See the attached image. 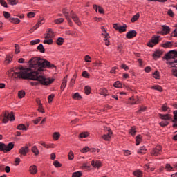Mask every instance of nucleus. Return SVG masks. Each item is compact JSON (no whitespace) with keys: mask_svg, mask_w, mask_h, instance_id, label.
<instances>
[{"mask_svg":"<svg viewBox=\"0 0 177 177\" xmlns=\"http://www.w3.org/2000/svg\"><path fill=\"white\" fill-rule=\"evenodd\" d=\"M29 64V72L26 75V80H31L30 82L31 86H38V85H44L48 86L50 84H53L55 79L46 78L44 75H39L41 71H44V68H55L57 67L48 61L46 59L33 57L28 61Z\"/></svg>","mask_w":177,"mask_h":177,"instance_id":"nucleus-1","label":"nucleus"},{"mask_svg":"<svg viewBox=\"0 0 177 177\" xmlns=\"http://www.w3.org/2000/svg\"><path fill=\"white\" fill-rule=\"evenodd\" d=\"M164 58L166 60H169V59H173V61L167 62V64L171 68L174 67L176 69H172L171 73L174 77L177 78V51L175 50H172L169 51L165 55Z\"/></svg>","mask_w":177,"mask_h":177,"instance_id":"nucleus-2","label":"nucleus"},{"mask_svg":"<svg viewBox=\"0 0 177 177\" xmlns=\"http://www.w3.org/2000/svg\"><path fill=\"white\" fill-rule=\"evenodd\" d=\"M9 121H15V113H13V111L9 113L8 111H5L3 113L2 122L3 124H8Z\"/></svg>","mask_w":177,"mask_h":177,"instance_id":"nucleus-3","label":"nucleus"},{"mask_svg":"<svg viewBox=\"0 0 177 177\" xmlns=\"http://www.w3.org/2000/svg\"><path fill=\"white\" fill-rule=\"evenodd\" d=\"M30 68L25 69V71L14 72L11 74L12 78H19L22 80H27V74L28 73Z\"/></svg>","mask_w":177,"mask_h":177,"instance_id":"nucleus-4","label":"nucleus"},{"mask_svg":"<svg viewBox=\"0 0 177 177\" xmlns=\"http://www.w3.org/2000/svg\"><path fill=\"white\" fill-rule=\"evenodd\" d=\"M15 148V142H9L8 145L0 142V151L8 153Z\"/></svg>","mask_w":177,"mask_h":177,"instance_id":"nucleus-5","label":"nucleus"},{"mask_svg":"<svg viewBox=\"0 0 177 177\" xmlns=\"http://www.w3.org/2000/svg\"><path fill=\"white\" fill-rule=\"evenodd\" d=\"M160 42V36L153 35L150 41L147 43V46L154 48V45H158Z\"/></svg>","mask_w":177,"mask_h":177,"instance_id":"nucleus-6","label":"nucleus"},{"mask_svg":"<svg viewBox=\"0 0 177 177\" xmlns=\"http://www.w3.org/2000/svg\"><path fill=\"white\" fill-rule=\"evenodd\" d=\"M19 154H20L19 157L21 158V157H26L28 153H30V147H28V145H25L24 147H21L19 151Z\"/></svg>","mask_w":177,"mask_h":177,"instance_id":"nucleus-7","label":"nucleus"},{"mask_svg":"<svg viewBox=\"0 0 177 177\" xmlns=\"http://www.w3.org/2000/svg\"><path fill=\"white\" fill-rule=\"evenodd\" d=\"M63 15H64L65 18L66 19L69 26L73 27V21H71V19H70V12H68V9L63 8L62 10Z\"/></svg>","mask_w":177,"mask_h":177,"instance_id":"nucleus-8","label":"nucleus"},{"mask_svg":"<svg viewBox=\"0 0 177 177\" xmlns=\"http://www.w3.org/2000/svg\"><path fill=\"white\" fill-rule=\"evenodd\" d=\"M113 28L116 30V31H119L121 34L122 32H125L127 31V24H124V26H119L118 24H113Z\"/></svg>","mask_w":177,"mask_h":177,"instance_id":"nucleus-9","label":"nucleus"},{"mask_svg":"<svg viewBox=\"0 0 177 177\" xmlns=\"http://www.w3.org/2000/svg\"><path fill=\"white\" fill-rule=\"evenodd\" d=\"M161 151H162V147L158 145L151 150V156H154V157H157V156H160V154H161Z\"/></svg>","mask_w":177,"mask_h":177,"instance_id":"nucleus-10","label":"nucleus"},{"mask_svg":"<svg viewBox=\"0 0 177 177\" xmlns=\"http://www.w3.org/2000/svg\"><path fill=\"white\" fill-rule=\"evenodd\" d=\"M136 35H138L136 30H130L126 34V38H127V39H132V38H135Z\"/></svg>","mask_w":177,"mask_h":177,"instance_id":"nucleus-11","label":"nucleus"},{"mask_svg":"<svg viewBox=\"0 0 177 177\" xmlns=\"http://www.w3.org/2000/svg\"><path fill=\"white\" fill-rule=\"evenodd\" d=\"M159 117L160 120H164L165 121H169V120L172 119V117H171V115L169 113H167V114L159 113Z\"/></svg>","mask_w":177,"mask_h":177,"instance_id":"nucleus-12","label":"nucleus"},{"mask_svg":"<svg viewBox=\"0 0 177 177\" xmlns=\"http://www.w3.org/2000/svg\"><path fill=\"white\" fill-rule=\"evenodd\" d=\"M68 77V75H66L62 80V82L61 84V91H62V92H63V91H64V89H66V85H67V78Z\"/></svg>","mask_w":177,"mask_h":177,"instance_id":"nucleus-13","label":"nucleus"},{"mask_svg":"<svg viewBox=\"0 0 177 177\" xmlns=\"http://www.w3.org/2000/svg\"><path fill=\"white\" fill-rule=\"evenodd\" d=\"M55 37V33L53 32V30H52V28H48L47 31V35L44 37L46 39H49V38H53Z\"/></svg>","mask_w":177,"mask_h":177,"instance_id":"nucleus-14","label":"nucleus"},{"mask_svg":"<svg viewBox=\"0 0 177 177\" xmlns=\"http://www.w3.org/2000/svg\"><path fill=\"white\" fill-rule=\"evenodd\" d=\"M101 30L103 31L104 33H102V35L104 37V41H107L109 38H110V35L107 33V31L106 30V28H104V26H101Z\"/></svg>","mask_w":177,"mask_h":177,"instance_id":"nucleus-15","label":"nucleus"},{"mask_svg":"<svg viewBox=\"0 0 177 177\" xmlns=\"http://www.w3.org/2000/svg\"><path fill=\"white\" fill-rule=\"evenodd\" d=\"M29 172L32 175H35V174H37V172H38V169H37V167L35 165L30 166Z\"/></svg>","mask_w":177,"mask_h":177,"instance_id":"nucleus-16","label":"nucleus"},{"mask_svg":"<svg viewBox=\"0 0 177 177\" xmlns=\"http://www.w3.org/2000/svg\"><path fill=\"white\" fill-rule=\"evenodd\" d=\"M162 27V31L165 34V35H167V34H169L171 32V28L168 26L163 25Z\"/></svg>","mask_w":177,"mask_h":177,"instance_id":"nucleus-17","label":"nucleus"},{"mask_svg":"<svg viewBox=\"0 0 177 177\" xmlns=\"http://www.w3.org/2000/svg\"><path fill=\"white\" fill-rule=\"evenodd\" d=\"M39 144L41 145V146H43V147H45V149H53V145H48L46 143H45V142L44 141H40L39 142Z\"/></svg>","mask_w":177,"mask_h":177,"instance_id":"nucleus-18","label":"nucleus"},{"mask_svg":"<svg viewBox=\"0 0 177 177\" xmlns=\"http://www.w3.org/2000/svg\"><path fill=\"white\" fill-rule=\"evenodd\" d=\"M100 95L102 96H109V91L106 88H102L100 89Z\"/></svg>","mask_w":177,"mask_h":177,"instance_id":"nucleus-19","label":"nucleus"},{"mask_svg":"<svg viewBox=\"0 0 177 177\" xmlns=\"http://www.w3.org/2000/svg\"><path fill=\"white\" fill-rule=\"evenodd\" d=\"M91 165L92 167H94V168H100L102 167V163H100V162H95V160H92Z\"/></svg>","mask_w":177,"mask_h":177,"instance_id":"nucleus-20","label":"nucleus"},{"mask_svg":"<svg viewBox=\"0 0 177 177\" xmlns=\"http://www.w3.org/2000/svg\"><path fill=\"white\" fill-rule=\"evenodd\" d=\"M32 153L35 154V156H39V150L37 147V146H33L31 149Z\"/></svg>","mask_w":177,"mask_h":177,"instance_id":"nucleus-21","label":"nucleus"},{"mask_svg":"<svg viewBox=\"0 0 177 177\" xmlns=\"http://www.w3.org/2000/svg\"><path fill=\"white\" fill-rule=\"evenodd\" d=\"M17 129H18L19 131H27V129H28L27 128V127H26L25 124H19L17 127Z\"/></svg>","mask_w":177,"mask_h":177,"instance_id":"nucleus-22","label":"nucleus"},{"mask_svg":"<svg viewBox=\"0 0 177 177\" xmlns=\"http://www.w3.org/2000/svg\"><path fill=\"white\" fill-rule=\"evenodd\" d=\"M139 17H140V15L139 14V12H138L131 18V23H135V21H138V20H139Z\"/></svg>","mask_w":177,"mask_h":177,"instance_id":"nucleus-23","label":"nucleus"},{"mask_svg":"<svg viewBox=\"0 0 177 177\" xmlns=\"http://www.w3.org/2000/svg\"><path fill=\"white\" fill-rule=\"evenodd\" d=\"M133 175L136 177H142L143 176V172L140 170H136L133 172Z\"/></svg>","mask_w":177,"mask_h":177,"instance_id":"nucleus-24","label":"nucleus"},{"mask_svg":"<svg viewBox=\"0 0 177 177\" xmlns=\"http://www.w3.org/2000/svg\"><path fill=\"white\" fill-rule=\"evenodd\" d=\"M151 89H154L155 91H158V92H162L164 89L160 85H155L151 87Z\"/></svg>","mask_w":177,"mask_h":177,"instance_id":"nucleus-25","label":"nucleus"},{"mask_svg":"<svg viewBox=\"0 0 177 177\" xmlns=\"http://www.w3.org/2000/svg\"><path fill=\"white\" fill-rule=\"evenodd\" d=\"M146 147H140L139 150L138 151V154H146Z\"/></svg>","mask_w":177,"mask_h":177,"instance_id":"nucleus-26","label":"nucleus"},{"mask_svg":"<svg viewBox=\"0 0 177 177\" xmlns=\"http://www.w3.org/2000/svg\"><path fill=\"white\" fill-rule=\"evenodd\" d=\"M9 21L10 23H13L14 24H19L21 21L19 18H10Z\"/></svg>","mask_w":177,"mask_h":177,"instance_id":"nucleus-27","label":"nucleus"},{"mask_svg":"<svg viewBox=\"0 0 177 177\" xmlns=\"http://www.w3.org/2000/svg\"><path fill=\"white\" fill-rule=\"evenodd\" d=\"M37 50H39L40 53H45V48L44 47V44H40L37 47Z\"/></svg>","mask_w":177,"mask_h":177,"instance_id":"nucleus-28","label":"nucleus"},{"mask_svg":"<svg viewBox=\"0 0 177 177\" xmlns=\"http://www.w3.org/2000/svg\"><path fill=\"white\" fill-rule=\"evenodd\" d=\"M92 92V88L89 86H86L84 87V93L86 95H91V93Z\"/></svg>","mask_w":177,"mask_h":177,"instance_id":"nucleus-29","label":"nucleus"},{"mask_svg":"<svg viewBox=\"0 0 177 177\" xmlns=\"http://www.w3.org/2000/svg\"><path fill=\"white\" fill-rule=\"evenodd\" d=\"M162 55V51H161L160 50H156L153 55V57H158V58L161 57Z\"/></svg>","mask_w":177,"mask_h":177,"instance_id":"nucleus-30","label":"nucleus"},{"mask_svg":"<svg viewBox=\"0 0 177 177\" xmlns=\"http://www.w3.org/2000/svg\"><path fill=\"white\" fill-rule=\"evenodd\" d=\"M12 59H13L12 55H7L6 59H5V63L6 64H9V63L12 62Z\"/></svg>","mask_w":177,"mask_h":177,"instance_id":"nucleus-31","label":"nucleus"},{"mask_svg":"<svg viewBox=\"0 0 177 177\" xmlns=\"http://www.w3.org/2000/svg\"><path fill=\"white\" fill-rule=\"evenodd\" d=\"M136 146H139L140 145V142H142V136L140 134L138 135L136 137Z\"/></svg>","mask_w":177,"mask_h":177,"instance_id":"nucleus-32","label":"nucleus"},{"mask_svg":"<svg viewBox=\"0 0 177 177\" xmlns=\"http://www.w3.org/2000/svg\"><path fill=\"white\" fill-rule=\"evenodd\" d=\"M26 96V91L24 90H21L18 92L19 99H23Z\"/></svg>","mask_w":177,"mask_h":177,"instance_id":"nucleus-33","label":"nucleus"},{"mask_svg":"<svg viewBox=\"0 0 177 177\" xmlns=\"http://www.w3.org/2000/svg\"><path fill=\"white\" fill-rule=\"evenodd\" d=\"M153 78H155V80H160L161 79V76L160 75V72H158V71H156L153 73Z\"/></svg>","mask_w":177,"mask_h":177,"instance_id":"nucleus-34","label":"nucleus"},{"mask_svg":"<svg viewBox=\"0 0 177 177\" xmlns=\"http://www.w3.org/2000/svg\"><path fill=\"white\" fill-rule=\"evenodd\" d=\"M57 45L62 46V44H64V38L63 37H58L56 41Z\"/></svg>","mask_w":177,"mask_h":177,"instance_id":"nucleus-35","label":"nucleus"},{"mask_svg":"<svg viewBox=\"0 0 177 177\" xmlns=\"http://www.w3.org/2000/svg\"><path fill=\"white\" fill-rule=\"evenodd\" d=\"M73 99H75V100H81L82 99V97L80 95V93H75L73 96Z\"/></svg>","mask_w":177,"mask_h":177,"instance_id":"nucleus-36","label":"nucleus"},{"mask_svg":"<svg viewBox=\"0 0 177 177\" xmlns=\"http://www.w3.org/2000/svg\"><path fill=\"white\" fill-rule=\"evenodd\" d=\"M7 2L8 5H11L12 6H13L19 3V0H7Z\"/></svg>","mask_w":177,"mask_h":177,"instance_id":"nucleus-37","label":"nucleus"},{"mask_svg":"<svg viewBox=\"0 0 177 177\" xmlns=\"http://www.w3.org/2000/svg\"><path fill=\"white\" fill-rule=\"evenodd\" d=\"M82 176V171H77L72 174V177H81Z\"/></svg>","mask_w":177,"mask_h":177,"instance_id":"nucleus-38","label":"nucleus"},{"mask_svg":"<svg viewBox=\"0 0 177 177\" xmlns=\"http://www.w3.org/2000/svg\"><path fill=\"white\" fill-rule=\"evenodd\" d=\"M102 138V139H104V140H106V142H110V139H111V136H110V134H104Z\"/></svg>","mask_w":177,"mask_h":177,"instance_id":"nucleus-39","label":"nucleus"},{"mask_svg":"<svg viewBox=\"0 0 177 177\" xmlns=\"http://www.w3.org/2000/svg\"><path fill=\"white\" fill-rule=\"evenodd\" d=\"M162 48H172V41H167L162 45Z\"/></svg>","mask_w":177,"mask_h":177,"instance_id":"nucleus-40","label":"nucleus"},{"mask_svg":"<svg viewBox=\"0 0 177 177\" xmlns=\"http://www.w3.org/2000/svg\"><path fill=\"white\" fill-rule=\"evenodd\" d=\"M53 138L54 140H59L60 138V133L59 132H54L53 134Z\"/></svg>","mask_w":177,"mask_h":177,"instance_id":"nucleus-41","label":"nucleus"},{"mask_svg":"<svg viewBox=\"0 0 177 177\" xmlns=\"http://www.w3.org/2000/svg\"><path fill=\"white\" fill-rule=\"evenodd\" d=\"M88 136H89V132H83L79 135V138H81V139H84V138H88Z\"/></svg>","mask_w":177,"mask_h":177,"instance_id":"nucleus-42","label":"nucleus"},{"mask_svg":"<svg viewBox=\"0 0 177 177\" xmlns=\"http://www.w3.org/2000/svg\"><path fill=\"white\" fill-rule=\"evenodd\" d=\"M114 88H122V83L120 81H116L113 83Z\"/></svg>","mask_w":177,"mask_h":177,"instance_id":"nucleus-43","label":"nucleus"},{"mask_svg":"<svg viewBox=\"0 0 177 177\" xmlns=\"http://www.w3.org/2000/svg\"><path fill=\"white\" fill-rule=\"evenodd\" d=\"M129 133L131 136H135L136 135V128L132 127L129 131Z\"/></svg>","mask_w":177,"mask_h":177,"instance_id":"nucleus-44","label":"nucleus"},{"mask_svg":"<svg viewBox=\"0 0 177 177\" xmlns=\"http://www.w3.org/2000/svg\"><path fill=\"white\" fill-rule=\"evenodd\" d=\"M64 18H59L54 20V23H55V24H62V23H64Z\"/></svg>","mask_w":177,"mask_h":177,"instance_id":"nucleus-45","label":"nucleus"},{"mask_svg":"<svg viewBox=\"0 0 177 177\" xmlns=\"http://www.w3.org/2000/svg\"><path fill=\"white\" fill-rule=\"evenodd\" d=\"M68 160H70L71 161L74 160V152H73V151H70L68 154Z\"/></svg>","mask_w":177,"mask_h":177,"instance_id":"nucleus-46","label":"nucleus"},{"mask_svg":"<svg viewBox=\"0 0 177 177\" xmlns=\"http://www.w3.org/2000/svg\"><path fill=\"white\" fill-rule=\"evenodd\" d=\"M73 20L76 24H77V26H81L82 23L78 16L73 18Z\"/></svg>","mask_w":177,"mask_h":177,"instance_id":"nucleus-47","label":"nucleus"},{"mask_svg":"<svg viewBox=\"0 0 177 177\" xmlns=\"http://www.w3.org/2000/svg\"><path fill=\"white\" fill-rule=\"evenodd\" d=\"M53 165L55 167V168H60V167H62V163H60L59 160H55L53 162Z\"/></svg>","mask_w":177,"mask_h":177,"instance_id":"nucleus-48","label":"nucleus"},{"mask_svg":"<svg viewBox=\"0 0 177 177\" xmlns=\"http://www.w3.org/2000/svg\"><path fill=\"white\" fill-rule=\"evenodd\" d=\"M159 125H160V127H168V125H169V122L167 121H162L159 123Z\"/></svg>","mask_w":177,"mask_h":177,"instance_id":"nucleus-49","label":"nucleus"},{"mask_svg":"<svg viewBox=\"0 0 177 177\" xmlns=\"http://www.w3.org/2000/svg\"><path fill=\"white\" fill-rule=\"evenodd\" d=\"M165 169H166V171L169 172V171H172L174 169V167H172L170 164H166Z\"/></svg>","mask_w":177,"mask_h":177,"instance_id":"nucleus-50","label":"nucleus"},{"mask_svg":"<svg viewBox=\"0 0 177 177\" xmlns=\"http://www.w3.org/2000/svg\"><path fill=\"white\" fill-rule=\"evenodd\" d=\"M82 76L84 77V78H89L91 75L86 71H84L82 72Z\"/></svg>","mask_w":177,"mask_h":177,"instance_id":"nucleus-51","label":"nucleus"},{"mask_svg":"<svg viewBox=\"0 0 177 177\" xmlns=\"http://www.w3.org/2000/svg\"><path fill=\"white\" fill-rule=\"evenodd\" d=\"M15 53L16 55H18V53H20V46H19V44H15Z\"/></svg>","mask_w":177,"mask_h":177,"instance_id":"nucleus-52","label":"nucleus"},{"mask_svg":"<svg viewBox=\"0 0 177 177\" xmlns=\"http://www.w3.org/2000/svg\"><path fill=\"white\" fill-rule=\"evenodd\" d=\"M88 151H91V149L88 147H84L83 149L80 150L81 153H88Z\"/></svg>","mask_w":177,"mask_h":177,"instance_id":"nucleus-53","label":"nucleus"},{"mask_svg":"<svg viewBox=\"0 0 177 177\" xmlns=\"http://www.w3.org/2000/svg\"><path fill=\"white\" fill-rule=\"evenodd\" d=\"M129 100H133V102H131V104H139V99H137V100L135 101V98L131 97L129 98Z\"/></svg>","mask_w":177,"mask_h":177,"instance_id":"nucleus-54","label":"nucleus"},{"mask_svg":"<svg viewBox=\"0 0 177 177\" xmlns=\"http://www.w3.org/2000/svg\"><path fill=\"white\" fill-rule=\"evenodd\" d=\"M168 109H169V107H168V104L165 103L162 106V111L165 112V111H168Z\"/></svg>","mask_w":177,"mask_h":177,"instance_id":"nucleus-55","label":"nucleus"},{"mask_svg":"<svg viewBox=\"0 0 177 177\" xmlns=\"http://www.w3.org/2000/svg\"><path fill=\"white\" fill-rule=\"evenodd\" d=\"M53 99H55V94H51V95H48V102L50 103L51 102H53Z\"/></svg>","mask_w":177,"mask_h":177,"instance_id":"nucleus-56","label":"nucleus"},{"mask_svg":"<svg viewBox=\"0 0 177 177\" xmlns=\"http://www.w3.org/2000/svg\"><path fill=\"white\" fill-rule=\"evenodd\" d=\"M3 15L5 19H10V13L9 12L3 11Z\"/></svg>","mask_w":177,"mask_h":177,"instance_id":"nucleus-57","label":"nucleus"},{"mask_svg":"<svg viewBox=\"0 0 177 177\" xmlns=\"http://www.w3.org/2000/svg\"><path fill=\"white\" fill-rule=\"evenodd\" d=\"M41 42V39H37L36 40H32L30 41V45H37V44H39Z\"/></svg>","mask_w":177,"mask_h":177,"instance_id":"nucleus-58","label":"nucleus"},{"mask_svg":"<svg viewBox=\"0 0 177 177\" xmlns=\"http://www.w3.org/2000/svg\"><path fill=\"white\" fill-rule=\"evenodd\" d=\"M37 110H38V111L39 113H41L42 114L45 113V109L42 106V104L41 105H39V107H38Z\"/></svg>","mask_w":177,"mask_h":177,"instance_id":"nucleus-59","label":"nucleus"},{"mask_svg":"<svg viewBox=\"0 0 177 177\" xmlns=\"http://www.w3.org/2000/svg\"><path fill=\"white\" fill-rule=\"evenodd\" d=\"M27 16L29 19H32V17H35V12H30L27 14Z\"/></svg>","mask_w":177,"mask_h":177,"instance_id":"nucleus-60","label":"nucleus"},{"mask_svg":"<svg viewBox=\"0 0 177 177\" xmlns=\"http://www.w3.org/2000/svg\"><path fill=\"white\" fill-rule=\"evenodd\" d=\"M0 5H1V6H3V8H8V3H6L5 0H0Z\"/></svg>","mask_w":177,"mask_h":177,"instance_id":"nucleus-61","label":"nucleus"},{"mask_svg":"<svg viewBox=\"0 0 177 177\" xmlns=\"http://www.w3.org/2000/svg\"><path fill=\"white\" fill-rule=\"evenodd\" d=\"M43 43L47 44L48 45H52V44H53V39H50L48 40H44Z\"/></svg>","mask_w":177,"mask_h":177,"instance_id":"nucleus-62","label":"nucleus"},{"mask_svg":"<svg viewBox=\"0 0 177 177\" xmlns=\"http://www.w3.org/2000/svg\"><path fill=\"white\" fill-rule=\"evenodd\" d=\"M174 120H172V122H175V121H177V110L174 111Z\"/></svg>","mask_w":177,"mask_h":177,"instance_id":"nucleus-63","label":"nucleus"},{"mask_svg":"<svg viewBox=\"0 0 177 177\" xmlns=\"http://www.w3.org/2000/svg\"><path fill=\"white\" fill-rule=\"evenodd\" d=\"M171 37H177V28H176L171 34Z\"/></svg>","mask_w":177,"mask_h":177,"instance_id":"nucleus-64","label":"nucleus"}]
</instances>
